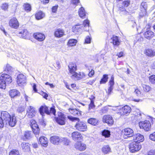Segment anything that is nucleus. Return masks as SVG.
I'll return each mask as SVG.
<instances>
[{
	"label": "nucleus",
	"mask_w": 155,
	"mask_h": 155,
	"mask_svg": "<svg viewBox=\"0 0 155 155\" xmlns=\"http://www.w3.org/2000/svg\"><path fill=\"white\" fill-rule=\"evenodd\" d=\"M1 116L4 120L6 125L8 124L11 127H13L16 124L17 120L14 114L11 116L6 111H2L1 113Z\"/></svg>",
	"instance_id": "obj_1"
},
{
	"label": "nucleus",
	"mask_w": 155,
	"mask_h": 155,
	"mask_svg": "<svg viewBox=\"0 0 155 155\" xmlns=\"http://www.w3.org/2000/svg\"><path fill=\"white\" fill-rule=\"evenodd\" d=\"M39 111L42 117L44 116L45 113L48 115L52 113L54 116L55 115L56 110L53 107H51L49 111L47 107L41 106L39 108Z\"/></svg>",
	"instance_id": "obj_2"
},
{
	"label": "nucleus",
	"mask_w": 155,
	"mask_h": 155,
	"mask_svg": "<svg viewBox=\"0 0 155 155\" xmlns=\"http://www.w3.org/2000/svg\"><path fill=\"white\" fill-rule=\"evenodd\" d=\"M129 148L131 152L134 153L139 150L141 146L138 143L134 141L130 144Z\"/></svg>",
	"instance_id": "obj_3"
},
{
	"label": "nucleus",
	"mask_w": 155,
	"mask_h": 155,
	"mask_svg": "<svg viewBox=\"0 0 155 155\" xmlns=\"http://www.w3.org/2000/svg\"><path fill=\"white\" fill-rule=\"evenodd\" d=\"M58 117L55 118L57 123L60 125H64L65 124V117L64 114L61 113H58Z\"/></svg>",
	"instance_id": "obj_4"
},
{
	"label": "nucleus",
	"mask_w": 155,
	"mask_h": 155,
	"mask_svg": "<svg viewBox=\"0 0 155 155\" xmlns=\"http://www.w3.org/2000/svg\"><path fill=\"white\" fill-rule=\"evenodd\" d=\"M139 125L141 128L142 127L147 131L150 130L151 127L150 121L147 120H145L144 121L140 122Z\"/></svg>",
	"instance_id": "obj_5"
},
{
	"label": "nucleus",
	"mask_w": 155,
	"mask_h": 155,
	"mask_svg": "<svg viewBox=\"0 0 155 155\" xmlns=\"http://www.w3.org/2000/svg\"><path fill=\"white\" fill-rule=\"evenodd\" d=\"M26 78L25 76L23 74H19L17 77V82L20 86L24 85L26 83Z\"/></svg>",
	"instance_id": "obj_6"
},
{
	"label": "nucleus",
	"mask_w": 155,
	"mask_h": 155,
	"mask_svg": "<svg viewBox=\"0 0 155 155\" xmlns=\"http://www.w3.org/2000/svg\"><path fill=\"white\" fill-rule=\"evenodd\" d=\"M75 127L76 129L81 131H84L87 129V126L86 124L83 122H77L75 125Z\"/></svg>",
	"instance_id": "obj_7"
},
{
	"label": "nucleus",
	"mask_w": 155,
	"mask_h": 155,
	"mask_svg": "<svg viewBox=\"0 0 155 155\" xmlns=\"http://www.w3.org/2000/svg\"><path fill=\"white\" fill-rule=\"evenodd\" d=\"M68 67L69 73L72 75L71 78H72L73 79V76L77 73L75 72L77 70L76 65L75 64L71 62L69 64Z\"/></svg>",
	"instance_id": "obj_8"
},
{
	"label": "nucleus",
	"mask_w": 155,
	"mask_h": 155,
	"mask_svg": "<svg viewBox=\"0 0 155 155\" xmlns=\"http://www.w3.org/2000/svg\"><path fill=\"white\" fill-rule=\"evenodd\" d=\"M124 137L125 138L130 137L133 136L134 132L133 130L130 128H126L124 130Z\"/></svg>",
	"instance_id": "obj_9"
},
{
	"label": "nucleus",
	"mask_w": 155,
	"mask_h": 155,
	"mask_svg": "<svg viewBox=\"0 0 155 155\" xmlns=\"http://www.w3.org/2000/svg\"><path fill=\"white\" fill-rule=\"evenodd\" d=\"M9 25L13 28H17L19 27V24L17 19L15 18H12L9 21Z\"/></svg>",
	"instance_id": "obj_10"
},
{
	"label": "nucleus",
	"mask_w": 155,
	"mask_h": 155,
	"mask_svg": "<svg viewBox=\"0 0 155 155\" xmlns=\"http://www.w3.org/2000/svg\"><path fill=\"white\" fill-rule=\"evenodd\" d=\"M71 137L73 140L74 141L81 140L83 138L81 134L78 131L73 132L71 134Z\"/></svg>",
	"instance_id": "obj_11"
},
{
	"label": "nucleus",
	"mask_w": 155,
	"mask_h": 155,
	"mask_svg": "<svg viewBox=\"0 0 155 155\" xmlns=\"http://www.w3.org/2000/svg\"><path fill=\"white\" fill-rule=\"evenodd\" d=\"M27 112L28 117L29 118L33 117L36 113L34 107L31 106H29L28 107Z\"/></svg>",
	"instance_id": "obj_12"
},
{
	"label": "nucleus",
	"mask_w": 155,
	"mask_h": 155,
	"mask_svg": "<svg viewBox=\"0 0 155 155\" xmlns=\"http://www.w3.org/2000/svg\"><path fill=\"white\" fill-rule=\"evenodd\" d=\"M103 121L109 125H112L114 123L112 117L110 115H104L103 118Z\"/></svg>",
	"instance_id": "obj_13"
},
{
	"label": "nucleus",
	"mask_w": 155,
	"mask_h": 155,
	"mask_svg": "<svg viewBox=\"0 0 155 155\" xmlns=\"http://www.w3.org/2000/svg\"><path fill=\"white\" fill-rule=\"evenodd\" d=\"M61 138L57 136H54L51 137L50 141L54 145H58L61 143Z\"/></svg>",
	"instance_id": "obj_14"
},
{
	"label": "nucleus",
	"mask_w": 155,
	"mask_h": 155,
	"mask_svg": "<svg viewBox=\"0 0 155 155\" xmlns=\"http://www.w3.org/2000/svg\"><path fill=\"white\" fill-rule=\"evenodd\" d=\"M133 140L135 141L134 142H136L139 143L140 142H142L143 141L144 138L142 135L138 133L133 135Z\"/></svg>",
	"instance_id": "obj_15"
},
{
	"label": "nucleus",
	"mask_w": 155,
	"mask_h": 155,
	"mask_svg": "<svg viewBox=\"0 0 155 155\" xmlns=\"http://www.w3.org/2000/svg\"><path fill=\"white\" fill-rule=\"evenodd\" d=\"M75 148L80 151L84 150L86 148V145L81 142H77L74 145Z\"/></svg>",
	"instance_id": "obj_16"
},
{
	"label": "nucleus",
	"mask_w": 155,
	"mask_h": 155,
	"mask_svg": "<svg viewBox=\"0 0 155 155\" xmlns=\"http://www.w3.org/2000/svg\"><path fill=\"white\" fill-rule=\"evenodd\" d=\"M5 83L7 84L10 83L12 81V78L9 75L7 74H3L0 76Z\"/></svg>",
	"instance_id": "obj_17"
},
{
	"label": "nucleus",
	"mask_w": 155,
	"mask_h": 155,
	"mask_svg": "<svg viewBox=\"0 0 155 155\" xmlns=\"http://www.w3.org/2000/svg\"><path fill=\"white\" fill-rule=\"evenodd\" d=\"M34 37L39 41H43L45 38V35L42 33H36L34 34Z\"/></svg>",
	"instance_id": "obj_18"
},
{
	"label": "nucleus",
	"mask_w": 155,
	"mask_h": 155,
	"mask_svg": "<svg viewBox=\"0 0 155 155\" xmlns=\"http://www.w3.org/2000/svg\"><path fill=\"white\" fill-rule=\"evenodd\" d=\"M114 76L113 75H112L109 82V85L110 86L108 90V93L109 94H110L111 92L113 89V86L114 84Z\"/></svg>",
	"instance_id": "obj_19"
},
{
	"label": "nucleus",
	"mask_w": 155,
	"mask_h": 155,
	"mask_svg": "<svg viewBox=\"0 0 155 155\" xmlns=\"http://www.w3.org/2000/svg\"><path fill=\"white\" fill-rule=\"evenodd\" d=\"M144 54L148 57H153L155 56V51L151 48L147 49L144 50Z\"/></svg>",
	"instance_id": "obj_20"
},
{
	"label": "nucleus",
	"mask_w": 155,
	"mask_h": 155,
	"mask_svg": "<svg viewBox=\"0 0 155 155\" xmlns=\"http://www.w3.org/2000/svg\"><path fill=\"white\" fill-rule=\"evenodd\" d=\"M9 95L12 98H14L15 97L19 96L20 95V93L18 90L13 89L9 91Z\"/></svg>",
	"instance_id": "obj_21"
},
{
	"label": "nucleus",
	"mask_w": 155,
	"mask_h": 155,
	"mask_svg": "<svg viewBox=\"0 0 155 155\" xmlns=\"http://www.w3.org/2000/svg\"><path fill=\"white\" fill-rule=\"evenodd\" d=\"M39 142L41 145L44 147H47L48 146L47 138L45 137H41L39 138Z\"/></svg>",
	"instance_id": "obj_22"
},
{
	"label": "nucleus",
	"mask_w": 155,
	"mask_h": 155,
	"mask_svg": "<svg viewBox=\"0 0 155 155\" xmlns=\"http://www.w3.org/2000/svg\"><path fill=\"white\" fill-rule=\"evenodd\" d=\"M19 34H21V37L25 39L28 38L29 35V33L26 29L21 30L19 32Z\"/></svg>",
	"instance_id": "obj_23"
},
{
	"label": "nucleus",
	"mask_w": 155,
	"mask_h": 155,
	"mask_svg": "<svg viewBox=\"0 0 155 155\" xmlns=\"http://www.w3.org/2000/svg\"><path fill=\"white\" fill-rule=\"evenodd\" d=\"M64 34V31L60 29H57L55 31L54 35L56 37L60 38Z\"/></svg>",
	"instance_id": "obj_24"
},
{
	"label": "nucleus",
	"mask_w": 155,
	"mask_h": 155,
	"mask_svg": "<svg viewBox=\"0 0 155 155\" xmlns=\"http://www.w3.org/2000/svg\"><path fill=\"white\" fill-rule=\"evenodd\" d=\"M111 40L112 41H111L110 42L112 43L114 45L118 46L119 45L120 42L117 36H113V37L111 38Z\"/></svg>",
	"instance_id": "obj_25"
},
{
	"label": "nucleus",
	"mask_w": 155,
	"mask_h": 155,
	"mask_svg": "<svg viewBox=\"0 0 155 155\" xmlns=\"http://www.w3.org/2000/svg\"><path fill=\"white\" fill-rule=\"evenodd\" d=\"M122 110L124 114L126 115L129 114L131 110V108L128 105H126L123 107Z\"/></svg>",
	"instance_id": "obj_26"
},
{
	"label": "nucleus",
	"mask_w": 155,
	"mask_h": 155,
	"mask_svg": "<svg viewBox=\"0 0 155 155\" xmlns=\"http://www.w3.org/2000/svg\"><path fill=\"white\" fill-rule=\"evenodd\" d=\"M86 75L82 72H80L79 74L76 73L74 74V78H76L77 80H79L80 79L85 77Z\"/></svg>",
	"instance_id": "obj_27"
},
{
	"label": "nucleus",
	"mask_w": 155,
	"mask_h": 155,
	"mask_svg": "<svg viewBox=\"0 0 155 155\" xmlns=\"http://www.w3.org/2000/svg\"><path fill=\"white\" fill-rule=\"evenodd\" d=\"M31 127L32 128L34 133L35 134H38L39 133V130L38 125L37 124L30 125Z\"/></svg>",
	"instance_id": "obj_28"
},
{
	"label": "nucleus",
	"mask_w": 155,
	"mask_h": 155,
	"mask_svg": "<svg viewBox=\"0 0 155 155\" xmlns=\"http://www.w3.org/2000/svg\"><path fill=\"white\" fill-rule=\"evenodd\" d=\"M144 35L145 38L150 39L154 36V33L151 31H148L144 33Z\"/></svg>",
	"instance_id": "obj_29"
},
{
	"label": "nucleus",
	"mask_w": 155,
	"mask_h": 155,
	"mask_svg": "<svg viewBox=\"0 0 155 155\" xmlns=\"http://www.w3.org/2000/svg\"><path fill=\"white\" fill-rule=\"evenodd\" d=\"M21 146L24 151H28L30 150L29 144L28 143L25 142H23L21 143Z\"/></svg>",
	"instance_id": "obj_30"
},
{
	"label": "nucleus",
	"mask_w": 155,
	"mask_h": 155,
	"mask_svg": "<svg viewBox=\"0 0 155 155\" xmlns=\"http://www.w3.org/2000/svg\"><path fill=\"white\" fill-rule=\"evenodd\" d=\"M87 122L88 123L96 126L97 124L98 123V120L95 118H90L87 120Z\"/></svg>",
	"instance_id": "obj_31"
},
{
	"label": "nucleus",
	"mask_w": 155,
	"mask_h": 155,
	"mask_svg": "<svg viewBox=\"0 0 155 155\" xmlns=\"http://www.w3.org/2000/svg\"><path fill=\"white\" fill-rule=\"evenodd\" d=\"M45 16V15L42 11L38 12L35 15V17L38 20L41 19L43 18Z\"/></svg>",
	"instance_id": "obj_32"
},
{
	"label": "nucleus",
	"mask_w": 155,
	"mask_h": 155,
	"mask_svg": "<svg viewBox=\"0 0 155 155\" xmlns=\"http://www.w3.org/2000/svg\"><path fill=\"white\" fill-rule=\"evenodd\" d=\"M78 13L79 16L82 18H84L86 15V13L84 8L81 7L79 10Z\"/></svg>",
	"instance_id": "obj_33"
},
{
	"label": "nucleus",
	"mask_w": 155,
	"mask_h": 155,
	"mask_svg": "<svg viewBox=\"0 0 155 155\" xmlns=\"http://www.w3.org/2000/svg\"><path fill=\"white\" fill-rule=\"evenodd\" d=\"M80 24H78L74 26H73L72 28V31L73 32L75 33H77L80 31L81 29V28L80 26Z\"/></svg>",
	"instance_id": "obj_34"
},
{
	"label": "nucleus",
	"mask_w": 155,
	"mask_h": 155,
	"mask_svg": "<svg viewBox=\"0 0 155 155\" xmlns=\"http://www.w3.org/2000/svg\"><path fill=\"white\" fill-rule=\"evenodd\" d=\"M95 106L94 105V101L92 100H91V103L89 104V110L90 112H94V111Z\"/></svg>",
	"instance_id": "obj_35"
},
{
	"label": "nucleus",
	"mask_w": 155,
	"mask_h": 155,
	"mask_svg": "<svg viewBox=\"0 0 155 155\" xmlns=\"http://www.w3.org/2000/svg\"><path fill=\"white\" fill-rule=\"evenodd\" d=\"M102 150L104 153L107 154L110 151V149L108 145H105L102 147Z\"/></svg>",
	"instance_id": "obj_36"
},
{
	"label": "nucleus",
	"mask_w": 155,
	"mask_h": 155,
	"mask_svg": "<svg viewBox=\"0 0 155 155\" xmlns=\"http://www.w3.org/2000/svg\"><path fill=\"white\" fill-rule=\"evenodd\" d=\"M32 132L31 131H27L24 133V137L26 139H29L32 137Z\"/></svg>",
	"instance_id": "obj_37"
},
{
	"label": "nucleus",
	"mask_w": 155,
	"mask_h": 155,
	"mask_svg": "<svg viewBox=\"0 0 155 155\" xmlns=\"http://www.w3.org/2000/svg\"><path fill=\"white\" fill-rule=\"evenodd\" d=\"M77 42V40L74 39H70L68 41V45L69 46H73L75 45Z\"/></svg>",
	"instance_id": "obj_38"
},
{
	"label": "nucleus",
	"mask_w": 155,
	"mask_h": 155,
	"mask_svg": "<svg viewBox=\"0 0 155 155\" xmlns=\"http://www.w3.org/2000/svg\"><path fill=\"white\" fill-rule=\"evenodd\" d=\"M61 143L63 142L65 145H68L70 142V141L66 138H61Z\"/></svg>",
	"instance_id": "obj_39"
},
{
	"label": "nucleus",
	"mask_w": 155,
	"mask_h": 155,
	"mask_svg": "<svg viewBox=\"0 0 155 155\" xmlns=\"http://www.w3.org/2000/svg\"><path fill=\"white\" fill-rule=\"evenodd\" d=\"M108 75L107 74H104L103 78L101 79L100 84H104L107 81L108 79Z\"/></svg>",
	"instance_id": "obj_40"
},
{
	"label": "nucleus",
	"mask_w": 155,
	"mask_h": 155,
	"mask_svg": "<svg viewBox=\"0 0 155 155\" xmlns=\"http://www.w3.org/2000/svg\"><path fill=\"white\" fill-rule=\"evenodd\" d=\"M142 86L143 90L145 92H148L151 89V87L148 85L143 84H142Z\"/></svg>",
	"instance_id": "obj_41"
},
{
	"label": "nucleus",
	"mask_w": 155,
	"mask_h": 155,
	"mask_svg": "<svg viewBox=\"0 0 155 155\" xmlns=\"http://www.w3.org/2000/svg\"><path fill=\"white\" fill-rule=\"evenodd\" d=\"M110 132L108 130H105L102 132V135L105 137H108L110 135Z\"/></svg>",
	"instance_id": "obj_42"
},
{
	"label": "nucleus",
	"mask_w": 155,
	"mask_h": 155,
	"mask_svg": "<svg viewBox=\"0 0 155 155\" xmlns=\"http://www.w3.org/2000/svg\"><path fill=\"white\" fill-rule=\"evenodd\" d=\"M6 86V84L2 78H1L0 77V88L2 89H5Z\"/></svg>",
	"instance_id": "obj_43"
},
{
	"label": "nucleus",
	"mask_w": 155,
	"mask_h": 155,
	"mask_svg": "<svg viewBox=\"0 0 155 155\" xmlns=\"http://www.w3.org/2000/svg\"><path fill=\"white\" fill-rule=\"evenodd\" d=\"M19 152L18 150L13 149L9 153V155H19Z\"/></svg>",
	"instance_id": "obj_44"
},
{
	"label": "nucleus",
	"mask_w": 155,
	"mask_h": 155,
	"mask_svg": "<svg viewBox=\"0 0 155 155\" xmlns=\"http://www.w3.org/2000/svg\"><path fill=\"white\" fill-rule=\"evenodd\" d=\"M73 114L75 115L79 116L81 115V112L79 110L77 109H73Z\"/></svg>",
	"instance_id": "obj_45"
},
{
	"label": "nucleus",
	"mask_w": 155,
	"mask_h": 155,
	"mask_svg": "<svg viewBox=\"0 0 155 155\" xmlns=\"http://www.w3.org/2000/svg\"><path fill=\"white\" fill-rule=\"evenodd\" d=\"M149 81L152 84H155V75H152L150 76Z\"/></svg>",
	"instance_id": "obj_46"
},
{
	"label": "nucleus",
	"mask_w": 155,
	"mask_h": 155,
	"mask_svg": "<svg viewBox=\"0 0 155 155\" xmlns=\"http://www.w3.org/2000/svg\"><path fill=\"white\" fill-rule=\"evenodd\" d=\"M24 6L25 10L27 11H30L31 10V8L30 5L28 4H25Z\"/></svg>",
	"instance_id": "obj_47"
},
{
	"label": "nucleus",
	"mask_w": 155,
	"mask_h": 155,
	"mask_svg": "<svg viewBox=\"0 0 155 155\" xmlns=\"http://www.w3.org/2000/svg\"><path fill=\"white\" fill-rule=\"evenodd\" d=\"M5 125H6V124L5 123L4 120L1 116L0 117V128L3 127Z\"/></svg>",
	"instance_id": "obj_48"
},
{
	"label": "nucleus",
	"mask_w": 155,
	"mask_h": 155,
	"mask_svg": "<svg viewBox=\"0 0 155 155\" xmlns=\"http://www.w3.org/2000/svg\"><path fill=\"white\" fill-rule=\"evenodd\" d=\"M8 7V4L6 3L3 4L1 6V8L2 9L6 11L7 10Z\"/></svg>",
	"instance_id": "obj_49"
},
{
	"label": "nucleus",
	"mask_w": 155,
	"mask_h": 155,
	"mask_svg": "<svg viewBox=\"0 0 155 155\" xmlns=\"http://www.w3.org/2000/svg\"><path fill=\"white\" fill-rule=\"evenodd\" d=\"M146 10L144 9H142L141 8V12L139 13V15L140 16L143 17L146 15Z\"/></svg>",
	"instance_id": "obj_50"
},
{
	"label": "nucleus",
	"mask_w": 155,
	"mask_h": 155,
	"mask_svg": "<svg viewBox=\"0 0 155 155\" xmlns=\"http://www.w3.org/2000/svg\"><path fill=\"white\" fill-rule=\"evenodd\" d=\"M147 5L146 2H142L141 3L140 8L141 9V8L142 9H144L145 10H147Z\"/></svg>",
	"instance_id": "obj_51"
},
{
	"label": "nucleus",
	"mask_w": 155,
	"mask_h": 155,
	"mask_svg": "<svg viewBox=\"0 0 155 155\" xmlns=\"http://www.w3.org/2000/svg\"><path fill=\"white\" fill-rule=\"evenodd\" d=\"M12 69V67L9 64H7L6 66V68L5 69V71L10 72H11Z\"/></svg>",
	"instance_id": "obj_52"
},
{
	"label": "nucleus",
	"mask_w": 155,
	"mask_h": 155,
	"mask_svg": "<svg viewBox=\"0 0 155 155\" xmlns=\"http://www.w3.org/2000/svg\"><path fill=\"white\" fill-rule=\"evenodd\" d=\"M89 21L88 20H86L84 21L83 22V25L84 27H87L89 28Z\"/></svg>",
	"instance_id": "obj_53"
},
{
	"label": "nucleus",
	"mask_w": 155,
	"mask_h": 155,
	"mask_svg": "<svg viewBox=\"0 0 155 155\" xmlns=\"http://www.w3.org/2000/svg\"><path fill=\"white\" fill-rule=\"evenodd\" d=\"M68 118L70 120L73 121L74 120H76L77 121L79 120V118L77 117H74L71 116H68Z\"/></svg>",
	"instance_id": "obj_54"
},
{
	"label": "nucleus",
	"mask_w": 155,
	"mask_h": 155,
	"mask_svg": "<svg viewBox=\"0 0 155 155\" xmlns=\"http://www.w3.org/2000/svg\"><path fill=\"white\" fill-rule=\"evenodd\" d=\"M149 137L150 140L153 141H155V132L150 134Z\"/></svg>",
	"instance_id": "obj_55"
},
{
	"label": "nucleus",
	"mask_w": 155,
	"mask_h": 155,
	"mask_svg": "<svg viewBox=\"0 0 155 155\" xmlns=\"http://www.w3.org/2000/svg\"><path fill=\"white\" fill-rule=\"evenodd\" d=\"M25 110V108L24 107H19L17 109V111L19 113H21Z\"/></svg>",
	"instance_id": "obj_56"
},
{
	"label": "nucleus",
	"mask_w": 155,
	"mask_h": 155,
	"mask_svg": "<svg viewBox=\"0 0 155 155\" xmlns=\"http://www.w3.org/2000/svg\"><path fill=\"white\" fill-rule=\"evenodd\" d=\"M130 2L129 1L127 0L124 1L123 3V5H124L125 7H127L129 5Z\"/></svg>",
	"instance_id": "obj_57"
},
{
	"label": "nucleus",
	"mask_w": 155,
	"mask_h": 155,
	"mask_svg": "<svg viewBox=\"0 0 155 155\" xmlns=\"http://www.w3.org/2000/svg\"><path fill=\"white\" fill-rule=\"evenodd\" d=\"M147 155H155V150H151L149 151L147 153Z\"/></svg>",
	"instance_id": "obj_58"
},
{
	"label": "nucleus",
	"mask_w": 155,
	"mask_h": 155,
	"mask_svg": "<svg viewBox=\"0 0 155 155\" xmlns=\"http://www.w3.org/2000/svg\"><path fill=\"white\" fill-rule=\"evenodd\" d=\"M91 42V38L89 36L87 37L85 39V42L87 44L90 43Z\"/></svg>",
	"instance_id": "obj_59"
},
{
	"label": "nucleus",
	"mask_w": 155,
	"mask_h": 155,
	"mask_svg": "<svg viewBox=\"0 0 155 155\" xmlns=\"http://www.w3.org/2000/svg\"><path fill=\"white\" fill-rule=\"evenodd\" d=\"M72 2L76 5H77L80 3L79 0H72Z\"/></svg>",
	"instance_id": "obj_60"
},
{
	"label": "nucleus",
	"mask_w": 155,
	"mask_h": 155,
	"mask_svg": "<svg viewBox=\"0 0 155 155\" xmlns=\"http://www.w3.org/2000/svg\"><path fill=\"white\" fill-rule=\"evenodd\" d=\"M124 54V52L122 51H121L119 53H117V55L118 56V57L120 58L123 56Z\"/></svg>",
	"instance_id": "obj_61"
},
{
	"label": "nucleus",
	"mask_w": 155,
	"mask_h": 155,
	"mask_svg": "<svg viewBox=\"0 0 155 155\" xmlns=\"http://www.w3.org/2000/svg\"><path fill=\"white\" fill-rule=\"evenodd\" d=\"M94 74V71L93 70H92L88 74V76L90 77H91Z\"/></svg>",
	"instance_id": "obj_62"
},
{
	"label": "nucleus",
	"mask_w": 155,
	"mask_h": 155,
	"mask_svg": "<svg viewBox=\"0 0 155 155\" xmlns=\"http://www.w3.org/2000/svg\"><path fill=\"white\" fill-rule=\"evenodd\" d=\"M58 8V6H53L52 8V11L53 12H55Z\"/></svg>",
	"instance_id": "obj_63"
},
{
	"label": "nucleus",
	"mask_w": 155,
	"mask_h": 155,
	"mask_svg": "<svg viewBox=\"0 0 155 155\" xmlns=\"http://www.w3.org/2000/svg\"><path fill=\"white\" fill-rule=\"evenodd\" d=\"M134 92L136 94L137 96H140V92L138 90H136Z\"/></svg>",
	"instance_id": "obj_64"
}]
</instances>
